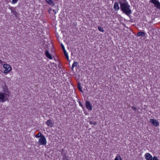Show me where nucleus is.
Returning a JSON list of instances; mask_svg holds the SVG:
<instances>
[{
    "mask_svg": "<svg viewBox=\"0 0 160 160\" xmlns=\"http://www.w3.org/2000/svg\"><path fill=\"white\" fill-rule=\"evenodd\" d=\"M118 2L120 5L121 10L123 12L128 16L132 13V11L130 8V6L126 0H118Z\"/></svg>",
    "mask_w": 160,
    "mask_h": 160,
    "instance_id": "nucleus-1",
    "label": "nucleus"
},
{
    "mask_svg": "<svg viewBox=\"0 0 160 160\" xmlns=\"http://www.w3.org/2000/svg\"><path fill=\"white\" fill-rule=\"evenodd\" d=\"M9 95L5 93L2 92H0V102H3L6 101H8V98Z\"/></svg>",
    "mask_w": 160,
    "mask_h": 160,
    "instance_id": "nucleus-2",
    "label": "nucleus"
},
{
    "mask_svg": "<svg viewBox=\"0 0 160 160\" xmlns=\"http://www.w3.org/2000/svg\"><path fill=\"white\" fill-rule=\"evenodd\" d=\"M145 157L147 160H158V159L156 156H152L149 153H147L145 155Z\"/></svg>",
    "mask_w": 160,
    "mask_h": 160,
    "instance_id": "nucleus-3",
    "label": "nucleus"
},
{
    "mask_svg": "<svg viewBox=\"0 0 160 160\" xmlns=\"http://www.w3.org/2000/svg\"><path fill=\"white\" fill-rule=\"evenodd\" d=\"M3 67L5 68L4 73H7L12 70V68L8 64H5L3 65Z\"/></svg>",
    "mask_w": 160,
    "mask_h": 160,
    "instance_id": "nucleus-4",
    "label": "nucleus"
},
{
    "mask_svg": "<svg viewBox=\"0 0 160 160\" xmlns=\"http://www.w3.org/2000/svg\"><path fill=\"white\" fill-rule=\"evenodd\" d=\"M38 143L41 145H45L47 143V141L45 136L42 135L41 138L38 140Z\"/></svg>",
    "mask_w": 160,
    "mask_h": 160,
    "instance_id": "nucleus-5",
    "label": "nucleus"
},
{
    "mask_svg": "<svg viewBox=\"0 0 160 160\" xmlns=\"http://www.w3.org/2000/svg\"><path fill=\"white\" fill-rule=\"evenodd\" d=\"M149 2L153 4L157 8L160 10V2L158 0H150Z\"/></svg>",
    "mask_w": 160,
    "mask_h": 160,
    "instance_id": "nucleus-6",
    "label": "nucleus"
},
{
    "mask_svg": "<svg viewBox=\"0 0 160 160\" xmlns=\"http://www.w3.org/2000/svg\"><path fill=\"white\" fill-rule=\"evenodd\" d=\"M150 122L152 125L155 127H157L159 125L158 121L156 119H150Z\"/></svg>",
    "mask_w": 160,
    "mask_h": 160,
    "instance_id": "nucleus-7",
    "label": "nucleus"
},
{
    "mask_svg": "<svg viewBox=\"0 0 160 160\" xmlns=\"http://www.w3.org/2000/svg\"><path fill=\"white\" fill-rule=\"evenodd\" d=\"M86 107L87 108L90 110H92V105L90 103V102L88 101H87L86 102Z\"/></svg>",
    "mask_w": 160,
    "mask_h": 160,
    "instance_id": "nucleus-8",
    "label": "nucleus"
},
{
    "mask_svg": "<svg viewBox=\"0 0 160 160\" xmlns=\"http://www.w3.org/2000/svg\"><path fill=\"white\" fill-rule=\"evenodd\" d=\"M14 8L12 7H10L9 8V9H10L11 11V12L14 15H15V17L16 18L17 17V14L18 13L15 10V8Z\"/></svg>",
    "mask_w": 160,
    "mask_h": 160,
    "instance_id": "nucleus-9",
    "label": "nucleus"
},
{
    "mask_svg": "<svg viewBox=\"0 0 160 160\" xmlns=\"http://www.w3.org/2000/svg\"><path fill=\"white\" fill-rule=\"evenodd\" d=\"M46 124L50 127H52L53 125V123L52 122L51 120L50 119L48 120L46 122Z\"/></svg>",
    "mask_w": 160,
    "mask_h": 160,
    "instance_id": "nucleus-10",
    "label": "nucleus"
},
{
    "mask_svg": "<svg viewBox=\"0 0 160 160\" xmlns=\"http://www.w3.org/2000/svg\"><path fill=\"white\" fill-rule=\"evenodd\" d=\"M45 53L47 58L50 59H51L52 58V55L49 53L48 50H46Z\"/></svg>",
    "mask_w": 160,
    "mask_h": 160,
    "instance_id": "nucleus-11",
    "label": "nucleus"
},
{
    "mask_svg": "<svg viewBox=\"0 0 160 160\" xmlns=\"http://www.w3.org/2000/svg\"><path fill=\"white\" fill-rule=\"evenodd\" d=\"M3 93H5L8 94V95H9V92L8 91V90L7 87H4L3 88Z\"/></svg>",
    "mask_w": 160,
    "mask_h": 160,
    "instance_id": "nucleus-12",
    "label": "nucleus"
},
{
    "mask_svg": "<svg viewBox=\"0 0 160 160\" xmlns=\"http://www.w3.org/2000/svg\"><path fill=\"white\" fill-rule=\"evenodd\" d=\"M45 1L50 5H52V6H53L55 5L54 2L52 0H45Z\"/></svg>",
    "mask_w": 160,
    "mask_h": 160,
    "instance_id": "nucleus-13",
    "label": "nucleus"
},
{
    "mask_svg": "<svg viewBox=\"0 0 160 160\" xmlns=\"http://www.w3.org/2000/svg\"><path fill=\"white\" fill-rule=\"evenodd\" d=\"M113 8L115 10H118L119 9L118 3V2L115 3L113 6Z\"/></svg>",
    "mask_w": 160,
    "mask_h": 160,
    "instance_id": "nucleus-14",
    "label": "nucleus"
},
{
    "mask_svg": "<svg viewBox=\"0 0 160 160\" xmlns=\"http://www.w3.org/2000/svg\"><path fill=\"white\" fill-rule=\"evenodd\" d=\"M145 33L142 32H138L137 35L138 36H144L145 35Z\"/></svg>",
    "mask_w": 160,
    "mask_h": 160,
    "instance_id": "nucleus-15",
    "label": "nucleus"
},
{
    "mask_svg": "<svg viewBox=\"0 0 160 160\" xmlns=\"http://www.w3.org/2000/svg\"><path fill=\"white\" fill-rule=\"evenodd\" d=\"M78 64V62H76V61L74 62L73 63V64L72 65V67L71 68L72 70H73V68L75 67H77V65Z\"/></svg>",
    "mask_w": 160,
    "mask_h": 160,
    "instance_id": "nucleus-16",
    "label": "nucleus"
},
{
    "mask_svg": "<svg viewBox=\"0 0 160 160\" xmlns=\"http://www.w3.org/2000/svg\"><path fill=\"white\" fill-rule=\"evenodd\" d=\"M62 160H69L67 158L66 155L65 153H62Z\"/></svg>",
    "mask_w": 160,
    "mask_h": 160,
    "instance_id": "nucleus-17",
    "label": "nucleus"
},
{
    "mask_svg": "<svg viewBox=\"0 0 160 160\" xmlns=\"http://www.w3.org/2000/svg\"><path fill=\"white\" fill-rule=\"evenodd\" d=\"M114 160H122V159L120 156L118 154Z\"/></svg>",
    "mask_w": 160,
    "mask_h": 160,
    "instance_id": "nucleus-18",
    "label": "nucleus"
},
{
    "mask_svg": "<svg viewBox=\"0 0 160 160\" xmlns=\"http://www.w3.org/2000/svg\"><path fill=\"white\" fill-rule=\"evenodd\" d=\"M78 88L80 91H81L82 92H83L81 86V84L80 83H78Z\"/></svg>",
    "mask_w": 160,
    "mask_h": 160,
    "instance_id": "nucleus-19",
    "label": "nucleus"
},
{
    "mask_svg": "<svg viewBox=\"0 0 160 160\" xmlns=\"http://www.w3.org/2000/svg\"><path fill=\"white\" fill-rule=\"evenodd\" d=\"M98 29L99 31L102 32H103L104 31V30H103V28H102L101 26H98Z\"/></svg>",
    "mask_w": 160,
    "mask_h": 160,
    "instance_id": "nucleus-20",
    "label": "nucleus"
},
{
    "mask_svg": "<svg viewBox=\"0 0 160 160\" xmlns=\"http://www.w3.org/2000/svg\"><path fill=\"white\" fill-rule=\"evenodd\" d=\"M78 103L79 105L82 107L83 109H85V107L83 106V105L82 104L81 102L80 101L78 102Z\"/></svg>",
    "mask_w": 160,
    "mask_h": 160,
    "instance_id": "nucleus-21",
    "label": "nucleus"
},
{
    "mask_svg": "<svg viewBox=\"0 0 160 160\" xmlns=\"http://www.w3.org/2000/svg\"><path fill=\"white\" fill-rule=\"evenodd\" d=\"M42 135V134H41V133H39L38 134H36L35 136V137L36 138H39V137L41 138V137Z\"/></svg>",
    "mask_w": 160,
    "mask_h": 160,
    "instance_id": "nucleus-22",
    "label": "nucleus"
},
{
    "mask_svg": "<svg viewBox=\"0 0 160 160\" xmlns=\"http://www.w3.org/2000/svg\"><path fill=\"white\" fill-rule=\"evenodd\" d=\"M89 122L90 124H93L94 125H95L97 124V123L96 122H93L92 121H90Z\"/></svg>",
    "mask_w": 160,
    "mask_h": 160,
    "instance_id": "nucleus-23",
    "label": "nucleus"
},
{
    "mask_svg": "<svg viewBox=\"0 0 160 160\" xmlns=\"http://www.w3.org/2000/svg\"><path fill=\"white\" fill-rule=\"evenodd\" d=\"M18 1V0H12V3L13 4L16 3Z\"/></svg>",
    "mask_w": 160,
    "mask_h": 160,
    "instance_id": "nucleus-24",
    "label": "nucleus"
},
{
    "mask_svg": "<svg viewBox=\"0 0 160 160\" xmlns=\"http://www.w3.org/2000/svg\"><path fill=\"white\" fill-rule=\"evenodd\" d=\"M61 47L62 50L65 49V48L62 44H61Z\"/></svg>",
    "mask_w": 160,
    "mask_h": 160,
    "instance_id": "nucleus-25",
    "label": "nucleus"
},
{
    "mask_svg": "<svg viewBox=\"0 0 160 160\" xmlns=\"http://www.w3.org/2000/svg\"><path fill=\"white\" fill-rule=\"evenodd\" d=\"M131 108L134 110L136 111V108L134 106L132 107Z\"/></svg>",
    "mask_w": 160,
    "mask_h": 160,
    "instance_id": "nucleus-26",
    "label": "nucleus"
},
{
    "mask_svg": "<svg viewBox=\"0 0 160 160\" xmlns=\"http://www.w3.org/2000/svg\"><path fill=\"white\" fill-rule=\"evenodd\" d=\"M63 52H64V54H65V53H67V52H66L65 49H63Z\"/></svg>",
    "mask_w": 160,
    "mask_h": 160,
    "instance_id": "nucleus-27",
    "label": "nucleus"
},
{
    "mask_svg": "<svg viewBox=\"0 0 160 160\" xmlns=\"http://www.w3.org/2000/svg\"><path fill=\"white\" fill-rule=\"evenodd\" d=\"M63 52H64V54H65V53H67V52H66L65 49H63Z\"/></svg>",
    "mask_w": 160,
    "mask_h": 160,
    "instance_id": "nucleus-28",
    "label": "nucleus"
},
{
    "mask_svg": "<svg viewBox=\"0 0 160 160\" xmlns=\"http://www.w3.org/2000/svg\"><path fill=\"white\" fill-rule=\"evenodd\" d=\"M53 12H54V13H55V14H56V11L54 10H53Z\"/></svg>",
    "mask_w": 160,
    "mask_h": 160,
    "instance_id": "nucleus-29",
    "label": "nucleus"
},
{
    "mask_svg": "<svg viewBox=\"0 0 160 160\" xmlns=\"http://www.w3.org/2000/svg\"><path fill=\"white\" fill-rule=\"evenodd\" d=\"M66 58H68V54L66 56H65Z\"/></svg>",
    "mask_w": 160,
    "mask_h": 160,
    "instance_id": "nucleus-30",
    "label": "nucleus"
},
{
    "mask_svg": "<svg viewBox=\"0 0 160 160\" xmlns=\"http://www.w3.org/2000/svg\"><path fill=\"white\" fill-rule=\"evenodd\" d=\"M64 54L65 56L67 55L68 54V53H66Z\"/></svg>",
    "mask_w": 160,
    "mask_h": 160,
    "instance_id": "nucleus-31",
    "label": "nucleus"
},
{
    "mask_svg": "<svg viewBox=\"0 0 160 160\" xmlns=\"http://www.w3.org/2000/svg\"><path fill=\"white\" fill-rule=\"evenodd\" d=\"M67 58V60H68V61H69V57H68V58Z\"/></svg>",
    "mask_w": 160,
    "mask_h": 160,
    "instance_id": "nucleus-32",
    "label": "nucleus"
}]
</instances>
